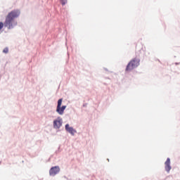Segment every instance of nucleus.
<instances>
[{"mask_svg":"<svg viewBox=\"0 0 180 180\" xmlns=\"http://www.w3.org/2000/svg\"><path fill=\"white\" fill-rule=\"evenodd\" d=\"M19 16H20V9L16 8L8 13L4 21V27H6L8 30L15 29L18 26V20H16Z\"/></svg>","mask_w":180,"mask_h":180,"instance_id":"f257e3e1","label":"nucleus"},{"mask_svg":"<svg viewBox=\"0 0 180 180\" xmlns=\"http://www.w3.org/2000/svg\"><path fill=\"white\" fill-rule=\"evenodd\" d=\"M140 61L141 60L138 57L132 58L127 65L125 68L126 72H131L133 70L138 68L140 66Z\"/></svg>","mask_w":180,"mask_h":180,"instance_id":"f03ea898","label":"nucleus"},{"mask_svg":"<svg viewBox=\"0 0 180 180\" xmlns=\"http://www.w3.org/2000/svg\"><path fill=\"white\" fill-rule=\"evenodd\" d=\"M59 173H60V167L58 166L52 167L49 169L50 176H56V175H57V174H59Z\"/></svg>","mask_w":180,"mask_h":180,"instance_id":"7ed1b4c3","label":"nucleus"},{"mask_svg":"<svg viewBox=\"0 0 180 180\" xmlns=\"http://www.w3.org/2000/svg\"><path fill=\"white\" fill-rule=\"evenodd\" d=\"M171 169H172V167L171 166V159L167 158L165 162V171H166L167 174H169Z\"/></svg>","mask_w":180,"mask_h":180,"instance_id":"20e7f679","label":"nucleus"},{"mask_svg":"<svg viewBox=\"0 0 180 180\" xmlns=\"http://www.w3.org/2000/svg\"><path fill=\"white\" fill-rule=\"evenodd\" d=\"M65 129L68 133H70L71 136H75V133H77V130L74 129L72 127H70V124H66L65 126Z\"/></svg>","mask_w":180,"mask_h":180,"instance_id":"39448f33","label":"nucleus"},{"mask_svg":"<svg viewBox=\"0 0 180 180\" xmlns=\"http://www.w3.org/2000/svg\"><path fill=\"white\" fill-rule=\"evenodd\" d=\"M65 109H67V105L56 107V112L58 115H64V110H65Z\"/></svg>","mask_w":180,"mask_h":180,"instance_id":"423d86ee","label":"nucleus"},{"mask_svg":"<svg viewBox=\"0 0 180 180\" xmlns=\"http://www.w3.org/2000/svg\"><path fill=\"white\" fill-rule=\"evenodd\" d=\"M62 126H63V120H55L53 121V127L55 129H60V127H61Z\"/></svg>","mask_w":180,"mask_h":180,"instance_id":"0eeeda50","label":"nucleus"},{"mask_svg":"<svg viewBox=\"0 0 180 180\" xmlns=\"http://www.w3.org/2000/svg\"><path fill=\"white\" fill-rule=\"evenodd\" d=\"M62 104H63V98H60L58 101V104H57V107L56 108L61 107Z\"/></svg>","mask_w":180,"mask_h":180,"instance_id":"6e6552de","label":"nucleus"},{"mask_svg":"<svg viewBox=\"0 0 180 180\" xmlns=\"http://www.w3.org/2000/svg\"><path fill=\"white\" fill-rule=\"evenodd\" d=\"M3 53H4V54H8V53H9V49L8 47L4 48Z\"/></svg>","mask_w":180,"mask_h":180,"instance_id":"1a4fd4ad","label":"nucleus"},{"mask_svg":"<svg viewBox=\"0 0 180 180\" xmlns=\"http://www.w3.org/2000/svg\"><path fill=\"white\" fill-rule=\"evenodd\" d=\"M67 2L68 0H60L61 5H63V6H64V5H66Z\"/></svg>","mask_w":180,"mask_h":180,"instance_id":"9d476101","label":"nucleus"},{"mask_svg":"<svg viewBox=\"0 0 180 180\" xmlns=\"http://www.w3.org/2000/svg\"><path fill=\"white\" fill-rule=\"evenodd\" d=\"M4 26H5V22H0V30L4 29Z\"/></svg>","mask_w":180,"mask_h":180,"instance_id":"9b49d317","label":"nucleus"},{"mask_svg":"<svg viewBox=\"0 0 180 180\" xmlns=\"http://www.w3.org/2000/svg\"><path fill=\"white\" fill-rule=\"evenodd\" d=\"M175 65H179V63H175Z\"/></svg>","mask_w":180,"mask_h":180,"instance_id":"f8f14e48","label":"nucleus"},{"mask_svg":"<svg viewBox=\"0 0 180 180\" xmlns=\"http://www.w3.org/2000/svg\"><path fill=\"white\" fill-rule=\"evenodd\" d=\"M105 71H108V68H104Z\"/></svg>","mask_w":180,"mask_h":180,"instance_id":"ddd939ff","label":"nucleus"},{"mask_svg":"<svg viewBox=\"0 0 180 180\" xmlns=\"http://www.w3.org/2000/svg\"><path fill=\"white\" fill-rule=\"evenodd\" d=\"M83 106H84V107H85V104H84V105H83Z\"/></svg>","mask_w":180,"mask_h":180,"instance_id":"4468645a","label":"nucleus"}]
</instances>
